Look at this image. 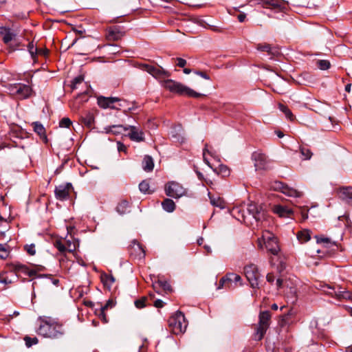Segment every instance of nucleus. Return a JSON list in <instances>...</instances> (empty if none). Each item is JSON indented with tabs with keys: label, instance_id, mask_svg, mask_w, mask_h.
Here are the masks:
<instances>
[{
	"label": "nucleus",
	"instance_id": "f257e3e1",
	"mask_svg": "<svg viewBox=\"0 0 352 352\" xmlns=\"http://www.w3.org/2000/svg\"><path fill=\"white\" fill-rule=\"evenodd\" d=\"M152 76L156 79L160 80L162 85L170 92L191 98H199L202 96L201 94L196 92L189 87L179 82L172 79L164 80L166 77L170 76V74L165 71L160 66H155Z\"/></svg>",
	"mask_w": 352,
	"mask_h": 352
},
{
	"label": "nucleus",
	"instance_id": "f03ea898",
	"mask_svg": "<svg viewBox=\"0 0 352 352\" xmlns=\"http://www.w3.org/2000/svg\"><path fill=\"white\" fill-rule=\"evenodd\" d=\"M38 333L45 338L58 339L62 337L65 332L63 324L56 319L49 316H41Z\"/></svg>",
	"mask_w": 352,
	"mask_h": 352
},
{
	"label": "nucleus",
	"instance_id": "7ed1b4c3",
	"mask_svg": "<svg viewBox=\"0 0 352 352\" xmlns=\"http://www.w3.org/2000/svg\"><path fill=\"white\" fill-rule=\"evenodd\" d=\"M168 326L173 333L178 335L185 332L187 322L184 314L181 311H177L168 320Z\"/></svg>",
	"mask_w": 352,
	"mask_h": 352
},
{
	"label": "nucleus",
	"instance_id": "20e7f679",
	"mask_svg": "<svg viewBox=\"0 0 352 352\" xmlns=\"http://www.w3.org/2000/svg\"><path fill=\"white\" fill-rule=\"evenodd\" d=\"M261 241L265 245L267 251L274 255H277L280 251V248L278 243L276 237L270 232L266 231L263 232L261 239H258V245L263 248Z\"/></svg>",
	"mask_w": 352,
	"mask_h": 352
},
{
	"label": "nucleus",
	"instance_id": "39448f33",
	"mask_svg": "<svg viewBox=\"0 0 352 352\" xmlns=\"http://www.w3.org/2000/svg\"><path fill=\"white\" fill-rule=\"evenodd\" d=\"M270 318L271 314L270 311H265L260 313L258 324L254 334V339L255 340L259 341L263 339L270 326Z\"/></svg>",
	"mask_w": 352,
	"mask_h": 352
},
{
	"label": "nucleus",
	"instance_id": "423d86ee",
	"mask_svg": "<svg viewBox=\"0 0 352 352\" xmlns=\"http://www.w3.org/2000/svg\"><path fill=\"white\" fill-rule=\"evenodd\" d=\"M244 274L252 288H258L260 273L256 265L250 264L244 267Z\"/></svg>",
	"mask_w": 352,
	"mask_h": 352
},
{
	"label": "nucleus",
	"instance_id": "0eeeda50",
	"mask_svg": "<svg viewBox=\"0 0 352 352\" xmlns=\"http://www.w3.org/2000/svg\"><path fill=\"white\" fill-rule=\"evenodd\" d=\"M54 245L63 254L66 252H73L76 248V243L72 236L69 239L61 238L57 239L54 241Z\"/></svg>",
	"mask_w": 352,
	"mask_h": 352
},
{
	"label": "nucleus",
	"instance_id": "6e6552de",
	"mask_svg": "<svg viewBox=\"0 0 352 352\" xmlns=\"http://www.w3.org/2000/svg\"><path fill=\"white\" fill-rule=\"evenodd\" d=\"M165 192L168 197L178 199L186 194V190L179 183L170 182L165 186Z\"/></svg>",
	"mask_w": 352,
	"mask_h": 352
},
{
	"label": "nucleus",
	"instance_id": "1a4fd4ad",
	"mask_svg": "<svg viewBox=\"0 0 352 352\" xmlns=\"http://www.w3.org/2000/svg\"><path fill=\"white\" fill-rule=\"evenodd\" d=\"M271 188L273 190L280 191L289 197H301L302 196V192L291 188L281 182L276 181L273 182Z\"/></svg>",
	"mask_w": 352,
	"mask_h": 352
},
{
	"label": "nucleus",
	"instance_id": "9d476101",
	"mask_svg": "<svg viewBox=\"0 0 352 352\" xmlns=\"http://www.w3.org/2000/svg\"><path fill=\"white\" fill-rule=\"evenodd\" d=\"M9 89L11 94L16 96L20 99L28 98L32 91L30 86L21 83L11 85Z\"/></svg>",
	"mask_w": 352,
	"mask_h": 352
},
{
	"label": "nucleus",
	"instance_id": "9b49d317",
	"mask_svg": "<svg viewBox=\"0 0 352 352\" xmlns=\"http://www.w3.org/2000/svg\"><path fill=\"white\" fill-rule=\"evenodd\" d=\"M129 251L130 256L135 259L142 260L145 256V250L136 240L132 241L129 247Z\"/></svg>",
	"mask_w": 352,
	"mask_h": 352
},
{
	"label": "nucleus",
	"instance_id": "f8f14e48",
	"mask_svg": "<svg viewBox=\"0 0 352 352\" xmlns=\"http://www.w3.org/2000/svg\"><path fill=\"white\" fill-rule=\"evenodd\" d=\"M252 158L254 162V166L256 170H265L267 168V157L264 153L256 151L252 153Z\"/></svg>",
	"mask_w": 352,
	"mask_h": 352
},
{
	"label": "nucleus",
	"instance_id": "ddd939ff",
	"mask_svg": "<svg viewBox=\"0 0 352 352\" xmlns=\"http://www.w3.org/2000/svg\"><path fill=\"white\" fill-rule=\"evenodd\" d=\"M118 98L116 97H104L100 96L98 98V104L103 109L111 108L118 109V108L114 106V103L120 101Z\"/></svg>",
	"mask_w": 352,
	"mask_h": 352
},
{
	"label": "nucleus",
	"instance_id": "4468645a",
	"mask_svg": "<svg viewBox=\"0 0 352 352\" xmlns=\"http://www.w3.org/2000/svg\"><path fill=\"white\" fill-rule=\"evenodd\" d=\"M72 187L71 184H67L66 185H60L55 189L56 197L60 200H66L69 197V190Z\"/></svg>",
	"mask_w": 352,
	"mask_h": 352
},
{
	"label": "nucleus",
	"instance_id": "2eb2a0df",
	"mask_svg": "<svg viewBox=\"0 0 352 352\" xmlns=\"http://www.w3.org/2000/svg\"><path fill=\"white\" fill-rule=\"evenodd\" d=\"M127 128L128 130H130L129 136L131 140L135 142H142L144 140V133L142 130L135 126H129Z\"/></svg>",
	"mask_w": 352,
	"mask_h": 352
},
{
	"label": "nucleus",
	"instance_id": "dca6fc26",
	"mask_svg": "<svg viewBox=\"0 0 352 352\" xmlns=\"http://www.w3.org/2000/svg\"><path fill=\"white\" fill-rule=\"evenodd\" d=\"M258 4L263 8L281 9L283 2L281 0H259Z\"/></svg>",
	"mask_w": 352,
	"mask_h": 352
},
{
	"label": "nucleus",
	"instance_id": "f3484780",
	"mask_svg": "<svg viewBox=\"0 0 352 352\" xmlns=\"http://www.w3.org/2000/svg\"><path fill=\"white\" fill-rule=\"evenodd\" d=\"M248 211L257 221H261L264 218V212H261L255 204H249L248 206Z\"/></svg>",
	"mask_w": 352,
	"mask_h": 352
},
{
	"label": "nucleus",
	"instance_id": "a211bd4d",
	"mask_svg": "<svg viewBox=\"0 0 352 352\" xmlns=\"http://www.w3.org/2000/svg\"><path fill=\"white\" fill-rule=\"evenodd\" d=\"M256 49L261 52H267L268 54L270 56V58L276 56L279 54V52L276 48L272 47L270 45L266 43L258 44Z\"/></svg>",
	"mask_w": 352,
	"mask_h": 352
},
{
	"label": "nucleus",
	"instance_id": "6ab92c4d",
	"mask_svg": "<svg viewBox=\"0 0 352 352\" xmlns=\"http://www.w3.org/2000/svg\"><path fill=\"white\" fill-rule=\"evenodd\" d=\"M126 131H128L127 126L122 125H112L104 128V132L107 134L111 133L113 135H119Z\"/></svg>",
	"mask_w": 352,
	"mask_h": 352
},
{
	"label": "nucleus",
	"instance_id": "aec40b11",
	"mask_svg": "<svg viewBox=\"0 0 352 352\" xmlns=\"http://www.w3.org/2000/svg\"><path fill=\"white\" fill-rule=\"evenodd\" d=\"M122 36L123 33L117 27L111 28L107 30V38L109 41H118Z\"/></svg>",
	"mask_w": 352,
	"mask_h": 352
},
{
	"label": "nucleus",
	"instance_id": "412c9836",
	"mask_svg": "<svg viewBox=\"0 0 352 352\" xmlns=\"http://www.w3.org/2000/svg\"><path fill=\"white\" fill-rule=\"evenodd\" d=\"M273 211L280 217H289L292 214V210L289 208L280 205H275Z\"/></svg>",
	"mask_w": 352,
	"mask_h": 352
},
{
	"label": "nucleus",
	"instance_id": "4be33fe9",
	"mask_svg": "<svg viewBox=\"0 0 352 352\" xmlns=\"http://www.w3.org/2000/svg\"><path fill=\"white\" fill-rule=\"evenodd\" d=\"M338 290L336 294V298L338 300L346 299L352 301V293L346 291L341 286H338Z\"/></svg>",
	"mask_w": 352,
	"mask_h": 352
},
{
	"label": "nucleus",
	"instance_id": "5701e85b",
	"mask_svg": "<svg viewBox=\"0 0 352 352\" xmlns=\"http://www.w3.org/2000/svg\"><path fill=\"white\" fill-rule=\"evenodd\" d=\"M339 196L342 200L347 201H352V188H342L339 191Z\"/></svg>",
	"mask_w": 352,
	"mask_h": 352
},
{
	"label": "nucleus",
	"instance_id": "b1692460",
	"mask_svg": "<svg viewBox=\"0 0 352 352\" xmlns=\"http://www.w3.org/2000/svg\"><path fill=\"white\" fill-rule=\"evenodd\" d=\"M142 168L146 172L153 170L154 162L153 158L149 155H146L142 161Z\"/></svg>",
	"mask_w": 352,
	"mask_h": 352
},
{
	"label": "nucleus",
	"instance_id": "393cba45",
	"mask_svg": "<svg viewBox=\"0 0 352 352\" xmlns=\"http://www.w3.org/2000/svg\"><path fill=\"white\" fill-rule=\"evenodd\" d=\"M338 285H323L321 286L322 291L327 295H329L332 297L336 298V294L338 292Z\"/></svg>",
	"mask_w": 352,
	"mask_h": 352
},
{
	"label": "nucleus",
	"instance_id": "a878e982",
	"mask_svg": "<svg viewBox=\"0 0 352 352\" xmlns=\"http://www.w3.org/2000/svg\"><path fill=\"white\" fill-rule=\"evenodd\" d=\"M162 208L168 212H172L175 209V202L170 199H165L162 203Z\"/></svg>",
	"mask_w": 352,
	"mask_h": 352
},
{
	"label": "nucleus",
	"instance_id": "bb28decb",
	"mask_svg": "<svg viewBox=\"0 0 352 352\" xmlns=\"http://www.w3.org/2000/svg\"><path fill=\"white\" fill-rule=\"evenodd\" d=\"M34 132H36L41 138L46 139L45 129L43 124L38 122H34L32 123Z\"/></svg>",
	"mask_w": 352,
	"mask_h": 352
},
{
	"label": "nucleus",
	"instance_id": "cd10ccee",
	"mask_svg": "<svg viewBox=\"0 0 352 352\" xmlns=\"http://www.w3.org/2000/svg\"><path fill=\"white\" fill-rule=\"evenodd\" d=\"M129 204L126 200L121 201L116 207V211L120 214H124L129 211Z\"/></svg>",
	"mask_w": 352,
	"mask_h": 352
},
{
	"label": "nucleus",
	"instance_id": "c85d7f7f",
	"mask_svg": "<svg viewBox=\"0 0 352 352\" xmlns=\"http://www.w3.org/2000/svg\"><path fill=\"white\" fill-rule=\"evenodd\" d=\"M297 238L300 243H305L311 239L310 232L308 230H302L298 232Z\"/></svg>",
	"mask_w": 352,
	"mask_h": 352
},
{
	"label": "nucleus",
	"instance_id": "c756f323",
	"mask_svg": "<svg viewBox=\"0 0 352 352\" xmlns=\"http://www.w3.org/2000/svg\"><path fill=\"white\" fill-rule=\"evenodd\" d=\"M153 287L155 289H157L159 288H162L164 291H170L171 287L170 284L165 280H159L153 284Z\"/></svg>",
	"mask_w": 352,
	"mask_h": 352
},
{
	"label": "nucleus",
	"instance_id": "7c9ffc66",
	"mask_svg": "<svg viewBox=\"0 0 352 352\" xmlns=\"http://www.w3.org/2000/svg\"><path fill=\"white\" fill-rule=\"evenodd\" d=\"M101 280L104 286L110 287L115 282V278L112 275L103 274L101 275Z\"/></svg>",
	"mask_w": 352,
	"mask_h": 352
},
{
	"label": "nucleus",
	"instance_id": "2f4dec72",
	"mask_svg": "<svg viewBox=\"0 0 352 352\" xmlns=\"http://www.w3.org/2000/svg\"><path fill=\"white\" fill-rule=\"evenodd\" d=\"M8 228L7 219L0 214V234H4L5 232L8 230Z\"/></svg>",
	"mask_w": 352,
	"mask_h": 352
},
{
	"label": "nucleus",
	"instance_id": "473e14b6",
	"mask_svg": "<svg viewBox=\"0 0 352 352\" xmlns=\"http://www.w3.org/2000/svg\"><path fill=\"white\" fill-rule=\"evenodd\" d=\"M210 203L212 206L219 207L220 208H225V202L220 197H210Z\"/></svg>",
	"mask_w": 352,
	"mask_h": 352
},
{
	"label": "nucleus",
	"instance_id": "72a5a7b5",
	"mask_svg": "<svg viewBox=\"0 0 352 352\" xmlns=\"http://www.w3.org/2000/svg\"><path fill=\"white\" fill-rule=\"evenodd\" d=\"M12 270L16 273L21 272V273L25 274L26 272H28V267H26L25 265H22L21 263H16L12 264Z\"/></svg>",
	"mask_w": 352,
	"mask_h": 352
},
{
	"label": "nucleus",
	"instance_id": "f704fd0d",
	"mask_svg": "<svg viewBox=\"0 0 352 352\" xmlns=\"http://www.w3.org/2000/svg\"><path fill=\"white\" fill-rule=\"evenodd\" d=\"M16 36V34L11 31L10 28L7 30L6 33L3 36V40L5 43H8L10 41L13 40Z\"/></svg>",
	"mask_w": 352,
	"mask_h": 352
},
{
	"label": "nucleus",
	"instance_id": "c9c22d12",
	"mask_svg": "<svg viewBox=\"0 0 352 352\" xmlns=\"http://www.w3.org/2000/svg\"><path fill=\"white\" fill-rule=\"evenodd\" d=\"M28 49L32 59L34 60L38 54V47L34 46L33 42H31L28 44Z\"/></svg>",
	"mask_w": 352,
	"mask_h": 352
},
{
	"label": "nucleus",
	"instance_id": "e433bc0d",
	"mask_svg": "<svg viewBox=\"0 0 352 352\" xmlns=\"http://www.w3.org/2000/svg\"><path fill=\"white\" fill-rule=\"evenodd\" d=\"M110 302H107V304L102 307L100 309V313L98 314L99 318L103 321V322L107 323L108 322V319L105 314V310L107 309Z\"/></svg>",
	"mask_w": 352,
	"mask_h": 352
},
{
	"label": "nucleus",
	"instance_id": "4c0bfd02",
	"mask_svg": "<svg viewBox=\"0 0 352 352\" xmlns=\"http://www.w3.org/2000/svg\"><path fill=\"white\" fill-rule=\"evenodd\" d=\"M226 278L228 279V281L231 282V281H234L235 283H238L239 282V285H241L242 283H241V278L239 275L236 274H234V273H228L226 274Z\"/></svg>",
	"mask_w": 352,
	"mask_h": 352
},
{
	"label": "nucleus",
	"instance_id": "58836bf2",
	"mask_svg": "<svg viewBox=\"0 0 352 352\" xmlns=\"http://www.w3.org/2000/svg\"><path fill=\"white\" fill-rule=\"evenodd\" d=\"M300 151L303 160H309L311 157L312 153L309 148L305 147H300Z\"/></svg>",
	"mask_w": 352,
	"mask_h": 352
},
{
	"label": "nucleus",
	"instance_id": "ea45409f",
	"mask_svg": "<svg viewBox=\"0 0 352 352\" xmlns=\"http://www.w3.org/2000/svg\"><path fill=\"white\" fill-rule=\"evenodd\" d=\"M217 171L218 174H221L223 177H227L230 175V170L226 165H220Z\"/></svg>",
	"mask_w": 352,
	"mask_h": 352
},
{
	"label": "nucleus",
	"instance_id": "a19ab883",
	"mask_svg": "<svg viewBox=\"0 0 352 352\" xmlns=\"http://www.w3.org/2000/svg\"><path fill=\"white\" fill-rule=\"evenodd\" d=\"M330 65V62L327 60H320L317 62V66L322 70L328 69Z\"/></svg>",
	"mask_w": 352,
	"mask_h": 352
},
{
	"label": "nucleus",
	"instance_id": "79ce46f5",
	"mask_svg": "<svg viewBox=\"0 0 352 352\" xmlns=\"http://www.w3.org/2000/svg\"><path fill=\"white\" fill-rule=\"evenodd\" d=\"M83 123L88 127H91L94 122V116L91 114H87L82 118Z\"/></svg>",
	"mask_w": 352,
	"mask_h": 352
},
{
	"label": "nucleus",
	"instance_id": "37998d69",
	"mask_svg": "<svg viewBox=\"0 0 352 352\" xmlns=\"http://www.w3.org/2000/svg\"><path fill=\"white\" fill-rule=\"evenodd\" d=\"M24 340H25V345L28 346V347H30L32 346L33 344H36L38 343V340L37 338L34 337V338H30L29 336H25L24 338Z\"/></svg>",
	"mask_w": 352,
	"mask_h": 352
},
{
	"label": "nucleus",
	"instance_id": "c03bdc74",
	"mask_svg": "<svg viewBox=\"0 0 352 352\" xmlns=\"http://www.w3.org/2000/svg\"><path fill=\"white\" fill-rule=\"evenodd\" d=\"M139 67H140V69H142L144 71H146L148 74L152 75L155 66L148 65V64L142 63V64L139 65Z\"/></svg>",
	"mask_w": 352,
	"mask_h": 352
},
{
	"label": "nucleus",
	"instance_id": "a18cd8bd",
	"mask_svg": "<svg viewBox=\"0 0 352 352\" xmlns=\"http://www.w3.org/2000/svg\"><path fill=\"white\" fill-rule=\"evenodd\" d=\"M139 189L141 192H144V193H146V192H149V184L146 181H142L140 184H139Z\"/></svg>",
	"mask_w": 352,
	"mask_h": 352
},
{
	"label": "nucleus",
	"instance_id": "49530a36",
	"mask_svg": "<svg viewBox=\"0 0 352 352\" xmlns=\"http://www.w3.org/2000/svg\"><path fill=\"white\" fill-rule=\"evenodd\" d=\"M9 256L8 250L3 245L0 244V258L6 259Z\"/></svg>",
	"mask_w": 352,
	"mask_h": 352
},
{
	"label": "nucleus",
	"instance_id": "de8ad7c7",
	"mask_svg": "<svg viewBox=\"0 0 352 352\" xmlns=\"http://www.w3.org/2000/svg\"><path fill=\"white\" fill-rule=\"evenodd\" d=\"M147 300L146 297H142L135 301V305L137 308L141 309L146 306L145 302Z\"/></svg>",
	"mask_w": 352,
	"mask_h": 352
},
{
	"label": "nucleus",
	"instance_id": "09e8293b",
	"mask_svg": "<svg viewBox=\"0 0 352 352\" xmlns=\"http://www.w3.org/2000/svg\"><path fill=\"white\" fill-rule=\"evenodd\" d=\"M316 241L318 243H327V244H330V245H336L335 243L334 242H331V239H329V238H327V237H318V236H316Z\"/></svg>",
	"mask_w": 352,
	"mask_h": 352
},
{
	"label": "nucleus",
	"instance_id": "8fccbe9b",
	"mask_svg": "<svg viewBox=\"0 0 352 352\" xmlns=\"http://www.w3.org/2000/svg\"><path fill=\"white\" fill-rule=\"evenodd\" d=\"M72 121L68 118H63L59 122V126L60 127L69 128L72 124Z\"/></svg>",
	"mask_w": 352,
	"mask_h": 352
},
{
	"label": "nucleus",
	"instance_id": "3c124183",
	"mask_svg": "<svg viewBox=\"0 0 352 352\" xmlns=\"http://www.w3.org/2000/svg\"><path fill=\"white\" fill-rule=\"evenodd\" d=\"M89 89L85 91L83 93L80 94L76 98L75 102L80 104L81 101H87V98H85L84 97L88 94Z\"/></svg>",
	"mask_w": 352,
	"mask_h": 352
},
{
	"label": "nucleus",
	"instance_id": "603ef678",
	"mask_svg": "<svg viewBox=\"0 0 352 352\" xmlns=\"http://www.w3.org/2000/svg\"><path fill=\"white\" fill-rule=\"evenodd\" d=\"M83 80H84V77L82 76H78L76 77L72 81V89H76L77 85L82 82Z\"/></svg>",
	"mask_w": 352,
	"mask_h": 352
},
{
	"label": "nucleus",
	"instance_id": "864d4df0",
	"mask_svg": "<svg viewBox=\"0 0 352 352\" xmlns=\"http://www.w3.org/2000/svg\"><path fill=\"white\" fill-rule=\"evenodd\" d=\"M25 249L30 255H34L36 253L35 245L34 244L28 245L25 247Z\"/></svg>",
	"mask_w": 352,
	"mask_h": 352
},
{
	"label": "nucleus",
	"instance_id": "5fc2aeb1",
	"mask_svg": "<svg viewBox=\"0 0 352 352\" xmlns=\"http://www.w3.org/2000/svg\"><path fill=\"white\" fill-rule=\"evenodd\" d=\"M206 153H208L210 154V152L208 151V148H207V144H206V146L205 148H204V151H203V157H204V161L205 162V163L210 168H212L209 161L208 160V159L206 157Z\"/></svg>",
	"mask_w": 352,
	"mask_h": 352
},
{
	"label": "nucleus",
	"instance_id": "6e6d98bb",
	"mask_svg": "<svg viewBox=\"0 0 352 352\" xmlns=\"http://www.w3.org/2000/svg\"><path fill=\"white\" fill-rule=\"evenodd\" d=\"M58 283H59L58 279L52 278L51 277L47 278L46 281H45L46 285H50V283H52L54 285H58Z\"/></svg>",
	"mask_w": 352,
	"mask_h": 352
},
{
	"label": "nucleus",
	"instance_id": "4d7b16f0",
	"mask_svg": "<svg viewBox=\"0 0 352 352\" xmlns=\"http://www.w3.org/2000/svg\"><path fill=\"white\" fill-rule=\"evenodd\" d=\"M177 65L179 67H184L185 65H186V60L184 58H177Z\"/></svg>",
	"mask_w": 352,
	"mask_h": 352
},
{
	"label": "nucleus",
	"instance_id": "13d9d810",
	"mask_svg": "<svg viewBox=\"0 0 352 352\" xmlns=\"http://www.w3.org/2000/svg\"><path fill=\"white\" fill-rule=\"evenodd\" d=\"M49 53V51L47 49L43 48H38V54L37 55H41L43 56H46Z\"/></svg>",
	"mask_w": 352,
	"mask_h": 352
},
{
	"label": "nucleus",
	"instance_id": "bf43d9fd",
	"mask_svg": "<svg viewBox=\"0 0 352 352\" xmlns=\"http://www.w3.org/2000/svg\"><path fill=\"white\" fill-rule=\"evenodd\" d=\"M117 144H118V150L119 152H121V151L126 152V146L124 144H122L120 142H118Z\"/></svg>",
	"mask_w": 352,
	"mask_h": 352
},
{
	"label": "nucleus",
	"instance_id": "052dcab7",
	"mask_svg": "<svg viewBox=\"0 0 352 352\" xmlns=\"http://www.w3.org/2000/svg\"><path fill=\"white\" fill-rule=\"evenodd\" d=\"M195 73L206 80H210L209 76L206 72H201V71H196V72H195Z\"/></svg>",
	"mask_w": 352,
	"mask_h": 352
},
{
	"label": "nucleus",
	"instance_id": "680f3d73",
	"mask_svg": "<svg viewBox=\"0 0 352 352\" xmlns=\"http://www.w3.org/2000/svg\"><path fill=\"white\" fill-rule=\"evenodd\" d=\"M285 115L287 117V118H288L291 121L294 120V116L293 115V113L289 109H287V111H286V112L285 113Z\"/></svg>",
	"mask_w": 352,
	"mask_h": 352
},
{
	"label": "nucleus",
	"instance_id": "e2e57ef3",
	"mask_svg": "<svg viewBox=\"0 0 352 352\" xmlns=\"http://www.w3.org/2000/svg\"><path fill=\"white\" fill-rule=\"evenodd\" d=\"M301 216L303 220H306L308 218V210L305 208L301 209Z\"/></svg>",
	"mask_w": 352,
	"mask_h": 352
},
{
	"label": "nucleus",
	"instance_id": "0e129e2a",
	"mask_svg": "<svg viewBox=\"0 0 352 352\" xmlns=\"http://www.w3.org/2000/svg\"><path fill=\"white\" fill-rule=\"evenodd\" d=\"M226 281H228V279L226 278V276L221 278L219 280V285L218 286L217 289H221Z\"/></svg>",
	"mask_w": 352,
	"mask_h": 352
},
{
	"label": "nucleus",
	"instance_id": "69168bd1",
	"mask_svg": "<svg viewBox=\"0 0 352 352\" xmlns=\"http://www.w3.org/2000/svg\"><path fill=\"white\" fill-rule=\"evenodd\" d=\"M163 305H164L163 301L160 299L156 300L154 302V306L157 308H161L163 307Z\"/></svg>",
	"mask_w": 352,
	"mask_h": 352
},
{
	"label": "nucleus",
	"instance_id": "338daca9",
	"mask_svg": "<svg viewBox=\"0 0 352 352\" xmlns=\"http://www.w3.org/2000/svg\"><path fill=\"white\" fill-rule=\"evenodd\" d=\"M266 278L269 283H272L274 282L275 277L273 274L269 273L267 274Z\"/></svg>",
	"mask_w": 352,
	"mask_h": 352
},
{
	"label": "nucleus",
	"instance_id": "774afa93",
	"mask_svg": "<svg viewBox=\"0 0 352 352\" xmlns=\"http://www.w3.org/2000/svg\"><path fill=\"white\" fill-rule=\"evenodd\" d=\"M245 18H246V15H245V14H244V13H243V14H239V15H238V16H237L238 20H239L240 22H241V23H242V22H243V21H245Z\"/></svg>",
	"mask_w": 352,
	"mask_h": 352
}]
</instances>
